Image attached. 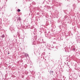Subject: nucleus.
<instances>
[{
	"label": "nucleus",
	"instance_id": "f257e3e1",
	"mask_svg": "<svg viewBox=\"0 0 80 80\" xmlns=\"http://www.w3.org/2000/svg\"><path fill=\"white\" fill-rule=\"evenodd\" d=\"M18 12H20V10L19 9L18 10Z\"/></svg>",
	"mask_w": 80,
	"mask_h": 80
},
{
	"label": "nucleus",
	"instance_id": "7ed1b4c3",
	"mask_svg": "<svg viewBox=\"0 0 80 80\" xmlns=\"http://www.w3.org/2000/svg\"><path fill=\"white\" fill-rule=\"evenodd\" d=\"M18 20H21V19H20V18H18Z\"/></svg>",
	"mask_w": 80,
	"mask_h": 80
},
{
	"label": "nucleus",
	"instance_id": "f03ea898",
	"mask_svg": "<svg viewBox=\"0 0 80 80\" xmlns=\"http://www.w3.org/2000/svg\"><path fill=\"white\" fill-rule=\"evenodd\" d=\"M73 50H75V48H73Z\"/></svg>",
	"mask_w": 80,
	"mask_h": 80
},
{
	"label": "nucleus",
	"instance_id": "20e7f679",
	"mask_svg": "<svg viewBox=\"0 0 80 80\" xmlns=\"http://www.w3.org/2000/svg\"><path fill=\"white\" fill-rule=\"evenodd\" d=\"M8 54H9V53H8Z\"/></svg>",
	"mask_w": 80,
	"mask_h": 80
}]
</instances>
